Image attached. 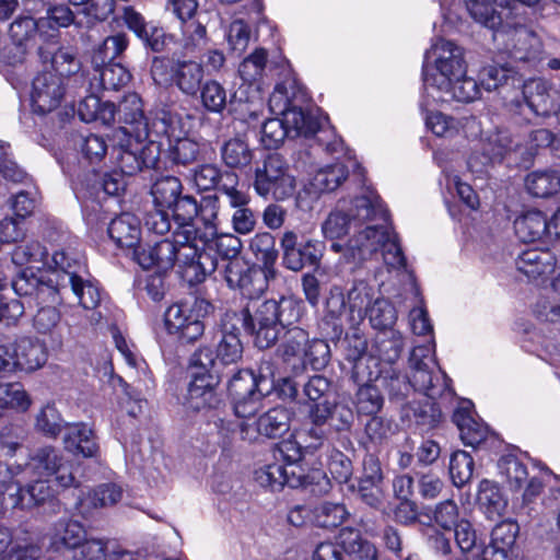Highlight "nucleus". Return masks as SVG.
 I'll return each instance as SVG.
<instances>
[{"label": "nucleus", "mask_w": 560, "mask_h": 560, "mask_svg": "<svg viewBox=\"0 0 560 560\" xmlns=\"http://www.w3.org/2000/svg\"><path fill=\"white\" fill-rule=\"evenodd\" d=\"M422 106L432 102H472L480 86L467 75L465 50L456 43L436 38L424 54Z\"/></svg>", "instance_id": "obj_1"}, {"label": "nucleus", "mask_w": 560, "mask_h": 560, "mask_svg": "<svg viewBox=\"0 0 560 560\" xmlns=\"http://www.w3.org/2000/svg\"><path fill=\"white\" fill-rule=\"evenodd\" d=\"M250 335L259 349L272 347L285 325L292 324L299 316V308L292 300H266L249 302L240 313L229 312Z\"/></svg>", "instance_id": "obj_2"}, {"label": "nucleus", "mask_w": 560, "mask_h": 560, "mask_svg": "<svg viewBox=\"0 0 560 560\" xmlns=\"http://www.w3.org/2000/svg\"><path fill=\"white\" fill-rule=\"evenodd\" d=\"M376 221H385V209L377 194L366 188L360 196L340 200L322 224V231L329 240L349 235L348 242Z\"/></svg>", "instance_id": "obj_3"}, {"label": "nucleus", "mask_w": 560, "mask_h": 560, "mask_svg": "<svg viewBox=\"0 0 560 560\" xmlns=\"http://www.w3.org/2000/svg\"><path fill=\"white\" fill-rule=\"evenodd\" d=\"M385 221H376L375 224H366L363 232L346 243L335 242L331 249L342 253L347 261L361 264L370 259L380 248L383 249L385 264L390 268H401L406 265V258L398 244L396 235L389 232Z\"/></svg>", "instance_id": "obj_4"}, {"label": "nucleus", "mask_w": 560, "mask_h": 560, "mask_svg": "<svg viewBox=\"0 0 560 560\" xmlns=\"http://www.w3.org/2000/svg\"><path fill=\"white\" fill-rule=\"evenodd\" d=\"M175 245V264L182 277L190 284L202 282L218 268V259L205 252L210 242L201 240L199 230L194 224H182L173 232Z\"/></svg>", "instance_id": "obj_5"}, {"label": "nucleus", "mask_w": 560, "mask_h": 560, "mask_svg": "<svg viewBox=\"0 0 560 560\" xmlns=\"http://www.w3.org/2000/svg\"><path fill=\"white\" fill-rule=\"evenodd\" d=\"M272 364L261 362L258 374L241 370L229 382V392L234 399V411L238 418L254 416L261 407L262 398L275 388Z\"/></svg>", "instance_id": "obj_6"}, {"label": "nucleus", "mask_w": 560, "mask_h": 560, "mask_svg": "<svg viewBox=\"0 0 560 560\" xmlns=\"http://www.w3.org/2000/svg\"><path fill=\"white\" fill-rule=\"evenodd\" d=\"M410 384L415 390L436 399L450 393L448 380L434 357V342L417 346L409 358Z\"/></svg>", "instance_id": "obj_7"}, {"label": "nucleus", "mask_w": 560, "mask_h": 560, "mask_svg": "<svg viewBox=\"0 0 560 560\" xmlns=\"http://www.w3.org/2000/svg\"><path fill=\"white\" fill-rule=\"evenodd\" d=\"M5 471L12 477L35 475L50 478L54 479L55 486L61 489L69 488L75 482L72 466L52 447L37 450L25 467L9 465Z\"/></svg>", "instance_id": "obj_8"}, {"label": "nucleus", "mask_w": 560, "mask_h": 560, "mask_svg": "<svg viewBox=\"0 0 560 560\" xmlns=\"http://www.w3.org/2000/svg\"><path fill=\"white\" fill-rule=\"evenodd\" d=\"M152 136L160 141L166 138L172 159L177 164H189L198 158L199 144L186 137H182L183 128L177 114L166 108H159L152 120Z\"/></svg>", "instance_id": "obj_9"}, {"label": "nucleus", "mask_w": 560, "mask_h": 560, "mask_svg": "<svg viewBox=\"0 0 560 560\" xmlns=\"http://www.w3.org/2000/svg\"><path fill=\"white\" fill-rule=\"evenodd\" d=\"M253 186L260 197L271 196L276 200H285L294 194L296 185L285 160L277 153H271L262 165L256 168Z\"/></svg>", "instance_id": "obj_10"}, {"label": "nucleus", "mask_w": 560, "mask_h": 560, "mask_svg": "<svg viewBox=\"0 0 560 560\" xmlns=\"http://www.w3.org/2000/svg\"><path fill=\"white\" fill-rule=\"evenodd\" d=\"M210 302L196 299L194 303H178L171 305L164 316L165 327L172 335L180 340L192 342L203 335V318L212 311Z\"/></svg>", "instance_id": "obj_11"}, {"label": "nucleus", "mask_w": 560, "mask_h": 560, "mask_svg": "<svg viewBox=\"0 0 560 560\" xmlns=\"http://www.w3.org/2000/svg\"><path fill=\"white\" fill-rule=\"evenodd\" d=\"M127 136L126 142L114 149L120 172L126 175H133L143 167H155L163 143L154 139V136L137 137L133 133Z\"/></svg>", "instance_id": "obj_12"}, {"label": "nucleus", "mask_w": 560, "mask_h": 560, "mask_svg": "<svg viewBox=\"0 0 560 560\" xmlns=\"http://www.w3.org/2000/svg\"><path fill=\"white\" fill-rule=\"evenodd\" d=\"M213 273L215 280L222 278L231 289L240 290L250 300L258 298L268 287L266 272L243 258L223 260L221 265L218 262Z\"/></svg>", "instance_id": "obj_13"}, {"label": "nucleus", "mask_w": 560, "mask_h": 560, "mask_svg": "<svg viewBox=\"0 0 560 560\" xmlns=\"http://www.w3.org/2000/svg\"><path fill=\"white\" fill-rule=\"evenodd\" d=\"M25 477L22 475L12 477L9 475L10 480L3 481L2 503L9 506V509H31L52 498L59 489L55 486L54 479L40 477L23 487L22 482L25 480Z\"/></svg>", "instance_id": "obj_14"}, {"label": "nucleus", "mask_w": 560, "mask_h": 560, "mask_svg": "<svg viewBox=\"0 0 560 560\" xmlns=\"http://www.w3.org/2000/svg\"><path fill=\"white\" fill-rule=\"evenodd\" d=\"M165 10L178 19L182 45L187 52L206 45L207 31L198 13L197 0H166Z\"/></svg>", "instance_id": "obj_15"}, {"label": "nucleus", "mask_w": 560, "mask_h": 560, "mask_svg": "<svg viewBox=\"0 0 560 560\" xmlns=\"http://www.w3.org/2000/svg\"><path fill=\"white\" fill-rule=\"evenodd\" d=\"M238 176L228 174L223 177L220 186V194L225 197L226 202L233 212L231 224L235 233L241 235L250 234L257 225V215L249 208L250 196L238 188Z\"/></svg>", "instance_id": "obj_16"}, {"label": "nucleus", "mask_w": 560, "mask_h": 560, "mask_svg": "<svg viewBox=\"0 0 560 560\" xmlns=\"http://www.w3.org/2000/svg\"><path fill=\"white\" fill-rule=\"evenodd\" d=\"M271 112L281 114L289 137H310L319 129L318 120L298 107H288V97L282 85H277L269 98Z\"/></svg>", "instance_id": "obj_17"}, {"label": "nucleus", "mask_w": 560, "mask_h": 560, "mask_svg": "<svg viewBox=\"0 0 560 560\" xmlns=\"http://www.w3.org/2000/svg\"><path fill=\"white\" fill-rule=\"evenodd\" d=\"M522 94L526 106L536 116L548 117L560 109V92L544 79L525 81Z\"/></svg>", "instance_id": "obj_18"}, {"label": "nucleus", "mask_w": 560, "mask_h": 560, "mask_svg": "<svg viewBox=\"0 0 560 560\" xmlns=\"http://www.w3.org/2000/svg\"><path fill=\"white\" fill-rule=\"evenodd\" d=\"M65 82L51 71L38 73L32 84L31 101L34 112L50 113L56 109L65 96Z\"/></svg>", "instance_id": "obj_19"}, {"label": "nucleus", "mask_w": 560, "mask_h": 560, "mask_svg": "<svg viewBox=\"0 0 560 560\" xmlns=\"http://www.w3.org/2000/svg\"><path fill=\"white\" fill-rule=\"evenodd\" d=\"M158 110L144 116L139 95L136 93L126 95L117 107L118 121L129 126V128H121V131L125 135L133 133L137 137L152 136V120Z\"/></svg>", "instance_id": "obj_20"}, {"label": "nucleus", "mask_w": 560, "mask_h": 560, "mask_svg": "<svg viewBox=\"0 0 560 560\" xmlns=\"http://www.w3.org/2000/svg\"><path fill=\"white\" fill-rule=\"evenodd\" d=\"M290 422V411L282 407H276L258 418L256 428L252 425L241 427V439L253 442L259 435L270 439L280 438L289 431Z\"/></svg>", "instance_id": "obj_21"}, {"label": "nucleus", "mask_w": 560, "mask_h": 560, "mask_svg": "<svg viewBox=\"0 0 560 560\" xmlns=\"http://www.w3.org/2000/svg\"><path fill=\"white\" fill-rule=\"evenodd\" d=\"M504 49L515 61H530L539 57L542 43L533 31L520 26L506 33Z\"/></svg>", "instance_id": "obj_22"}, {"label": "nucleus", "mask_w": 560, "mask_h": 560, "mask_svg": "<svg viewBox=\"0 0 560 560\" xmlns=\"http://www.w3.org/2000/svg\"><path fill=\"white\" fill-rule=\"evenodd\" d=\"M218 383V375L192 377L186 397V408L191 411L218 408L221 404V399L215 390Z\"/></svg>", "instance_id": "obj_23"}, {"label": "nucleus", "mask_w": 560, "mask_h": 560, "mask_svg": "<svg viewBox=\"0 0 560 560\" xmlns=\"http://www.w3.org/2000/svg\"><path fill=\"white\" fill-rule=\"evenodd\" d=\"M556 267V257L548 249L528 248L516 259V268L530 280L549 276Z\"/></svg>", "instance_id": "obj_24"}, {"label": "nucleus", "mask_w": 560, "mask_h": 560, "mask_svg": "<svg viewBox=\"0 0 560 560\" xmlns=\"http://www.w3.org/2000/svg\"><path fill=\"white\" fill-rule=\"evenodd\" d=\"M472 404L464 400L454 411L453 421L459 430L460 439L465 445L476 447L482 443L488 435V428L485 423L477 421L472 416Z\"/></svg>", "instance_id": "obj_25"}, {"label": "nucleus", "mask_w": 560, "mask_h": 560, "mask_svg": "<svg viewBox=\"0 0 560 560\" xmlns=\"http://www.w3.org/2000/svg\"><path fill=\"white\" fill-rule=\"evenodd\" d=\"M114 244L120 248L131 250L141 240V225L139 219L129 212L114 218L107 229Z\"/></svg>", "instance_id": "obj_26"}, {"label": "nucleus", "mask_w": 560, "mask_h": 560, "mask_svg": "<svg viewBox=\"0 0 560 560\" xmlns=\"http://www.w3.org/2000/svg\"><path fill=\"white\" fill-rule=\"evenodd\" d=\"M243 355L240 324L226 312L222 319L221 338L217 347V359L222 364L236 363Z\"/></svg>", "instance_id": "obj_27"}, {"label": "nucleus", "mask_w": 560, "mask_h": 560, "mask_svg": "<svg viewBox=\"0 0 560 560\" xmlns=\"http://www.w3.org/2000/svg\"><path fill=\"white\" fill-rule=\"evenodd\" d=\"M465 4L477 23L495 30L501 26L504 11L512 7V1L501 4V0H465Z\"/></svg>", "instance_id": "obj_28"}, {"label": "nucleus", "mask_w": 560, "mask_h": 560, "mask_svg": "<svg viewBox=\"0 0 560 560\" xmlns=\"http://www.w3.org/2000/svg\"><path fill=\"white\" fill-rule=\"evenodd\" d=\"M63 444L69 452L82 454L84 457H94L98 452L93 430L83 423L66 428Z\"/></svg>", "instance_id": "obj_29"}, {"label": "nucleus", "mask_w": 560, "mask_h": 560, "mask_svg": "<svg viewBox=\"0 0 560 560\" xmlns=\"http://www.w3.org/2000/svg\"><path fill=\"white\" fill-rule=\"evenodd\" d=\"M52 272L55 282L60 288H67V282L73 281L79 272L84 268V264L78 254L72 250H56L51 256ZM54 282V279H49Z\"/></svg>", "instance_id": "obj_30"}, {"label": "nucleus", "mask_w": 560, "mask_h": 560, "mask_svg": "<svg viewBox=\"0 0 560 560\" xmlns=\"http://www.w3.org/2000/svg\"><path fill=\"white\" fill-rule=\"evenodd\" d=\"M16 369L35 371L42 368L47 361V353L44 346L32 338H21L12 345Z\"/></svg>", "instance_id": "obj_31"}, {"label": "nucleus", "mask_w": 560, "mask_h": 560, "mask_svg": "<svg viewBox=\"0 0 560 560\" xmlns=\"http://www.w3.org/2000/svg\"><path fill=\"white\" fill-rule=\"evenodd\" d=\"M339 544L349 556V560H377L376 547L364 539L358 529L342 528L339 533Z\"/></svg>", "instance_id": "obj_32"}, {"label": "nucleus", "mask_w": 560, "mask_h": 560, "mask_svg": "<svg viewBox=\"0 0 560 560\" xmlns=\"http://www.w3.org/2000/svg\"><path fill=\"white\" fill-rule=\"evenodd\" d=\"M203 67L194 60L177 61L173 67V81L187 95H196L201 88Z\"/></svg>", "instance_id": "obj_33"}, {"label": "nucleus", "mask_w": 560, "mask_h": 560, "mask_svg": "<svg viewBox=\"0 0 560 560\" xmlns=\"http://www.w3.org/2000/svg\"><path fill=\"white\" fill-rule=\"evenodd\" d=\"M514 230L517 237L524 243H532L547 236L548 224L542 212L529 210L516 218Z\"/></svg>", "instance_id": "obj_34"}, {"label": "nucleus", "mask_w": 560, "mask_h": 560, "mask_svg": "<svg viewBox=\"0 0 560 560\" xmlns=\"http://www.w3.org/2000/svg\"><path fill=\"white\" fill-rule=\"evenodd\" d=\"M46 27V20H34L31 16H21L10 25V36L13 40V49L19 58L13 62H23L27 51V42L36 31Z\"/></svg>", "instance_id": "obj_35"}, {"label": "nucleus", "mask_w": 560, "mask_h": 560, "mask_svg": "<svg viewBox=\"0 0 560 560\" xmlns=\"http://www.w3.org/2000/svg\"><path fill=\"white\" fill-rule=\"evenodd\" d=\"M122 498V489L116 483H104L95 488L78 503L82 515H88L93 509L107 508L116 504Z\"/></svg>", "instance_id": "obj_36"}, {"label": "nucleus", "mask_w": 560, "mask_h": 560, "mask_svg": "<svg viewBox=\"0 0 560 560\" xmlns=\"http://www.w3.org/2000/svg\"><path fill=\"white\" fill-rule=\"evenodd\" d=\"M308 343V334L300 327H293L287 330L278 352L287 363H292L293 369H299L302 364L306 345Z\"/></svg>", "instance_id": "obj_37"}, {"label": "nucleus", "mask_w": 560, "mask_h": 560, "mask_svg": "<svg viewBox=\"0 0 560 560\" xmlns=\"http://www.w3.org/2000/svg\"><path fill=\"white\" fill-rule=\"evenodd\" d=\"M219 211H220V200L219 196H206L201 198L200 203H198V212L197 218L198 222L202 225L201 228L197 226L199 230V234L203 242H210L213 237L217 236V230L219 228Z\"/></svg>", "instance_id": "obj_38"}, {"label": "nucleus", "mask_w": 560, "mask_h": 560, "mask_svg": "<svg viewBox=\"0 0 560 560\" xmlns=\"http://www.w3.org/2000/svg\"><path fill=\"white\" fill-rule=\"evenodd\" d=\"M477 502L479 508L490 520L502 516L508 506V501L501 493L500 488L489 480H482L480 482Z\"/></svg>", "instance_id": "obj_39"}, {"label": "nucleus", "mask_w": 560, "mask_h": 560, "mask_svg": "<svg viewBox=\"0 0 560 560\" xmlns=\"http://www.w3.org/2000/svg\"><path fill=\"white\" fill-rule=\"evenodd\" d=\"M39 56L44 63L49 62L50 71L63 81L65 78L78 73L81 69V63L77 56L67 48L58 49L55 52L39 48Z\"/></svg>", "instance_id": "obj_40"}, {"label": "nucleus", "mask_w": 560, "mask_h": 560, "mask_svg": "<svg viewBox=\"0 0 560 560\" xmlns=\"http://www.w3.org/2000/svg\"><path fill=\"white\" fill-rule=\"evenodd\" d=\"M526 189L538 198H548L560 191V172L553 170L534 171L526 176Z\"/></svg>", "instance_id": "obj_41"}, {"label": "nucleus", "mask_w": 560, "mask_h": 560, "mask_svg": "<svg viewBox=\"0 0 560 560\" xmlns=\"http://www.w3.org/2000/svg\"><path fill=\"white\" fill-rule=\"evenodd\" d=\"M12 288L20 296H35L36 300L42 302L49 298L51 302L57 301V291L52 287L42 282L33 273L27 276V273L23 271L12 281Z\"/></svg>", "instance_id": "obj_42"}, {"label": "nucleus", "mask_w": 560, "mask_h": 560, "mask_svg": "<svg viewBox=\"0 0 560 560\" xmlns=\"http://www.w3.org/2000/svg\"><path fill=\"white\" fill-rule=\"evenodd\" d=\"M85 529L81 523L73 520H59L52 532V544L69 549L77 548L85 541Z\"/></svg>", "instance_id": "obj_43"}, {"label": "nucleus", "mask_w": 560, "mask_h": 560, "mask_svg": "<svg viewBox=\"0 0 560 560\" xmlns=\"http://www.w3.org/2000/svg\"><path fill=\"white\" fill-rule=\"evenodd\" d=\"M348 168L340 162L319 168L311 179L312 188L317 192L337 189L348 177Z\"/></svg>", "instance_id": "obj_44"}, {"label": "nucleus", "mask_w": 560, "mask_h": 560, "mask_svg": "<svg viewBox=\"0 0 560 560\" xmlns=\"http://www.w3.org/2000/svg\"><path fill=\"white\" fill-rule=\"evenodd\" d=\"M182 183L177 177L164 176L153 184L151 195L154 207L171 209L182 194Z\"/></svg>", "instance_id": "obj_45"}, {"label": "nucleus", "mask_w": 560, "mask_h": 560, "mask_svg": "<svg viewBox=\"0 0 560 560\" xmlns=\"http://www.w3.org/2000/svg\"><path fill=\"white\" fill-rule=\"evenodd\" d=\"M349 512L341 503L323 502L312 510V522L324 528H334L341 525Z\"/></svg>", "instance_id": "obj_46"}, {"label": "nucleus", "mask_w": 560, "mask_h": 560, "mask_svg": "<svg viewBox=\"0 0 560 560\" xmlns=\"http://www.w3.org/2000/svg\"><path fill=\"white\" fill-rule=\"evenodd\" d=\"M40 20H46V26L50 28L68 27L71 24L79 27H90L93 24L91 19L84 18L81 11L74 13L63 4L48 9L46 16L40 18Z\"/></svg>", "instance_id": "obj_47"}, {"label": "nucleus", "mask_w": 560, "mask_h": 560, "mask_svg": "<svg viewBox=\"0 0 560 560\" xmlns=\"http://www.w3.org/2000/svg\"><path fill=\"white\" fill-rule=\"evenodd\" d=\"M128 47V38L125 34H116L106 37L94 50L92 62L95 68L114 63L113 60L120 56Z\"/></svg>", "instance_id": "obj_48"}, {"label": "nucleus", "mask_w": 560, "mask_h": 560, "mask_svg": "<svg viewBox=\"0 0 560 560\" xmlns=\"http://www.w3.org/2000/svg\"><path fill=\"white\" fill-rule=\"evenodd\" d=\"M222 160L231 168H243L253 161V151L242 139L234 138L224 143L221 149Z\"/></svg>", "instance_id": "obj_49"}, {"label": "nucleus", "mask_w": 560, "mask_h": 560, "mask_svg": "<svg viewBox=\"0 0 560 560\" xmlns=\"http://www.w3.org/2000/svg\"><path fill=\"white\" fill-rule=\"evenodd\" d=\"M47 252L36 241L16 246L12 253V261L16 266H30L31 269H40L39 265L47 262Z\"/></svg>", "instance_id": "obj_50"}, {"label": "nucleus", "mask_w": 560, "mask_h": 560, "mask_svg": "<svg viewBox=\"0 0 560 560\" xmlns=\"http://www.w3.org/2000/svg\"><path fill=\"white\" fill-rule=\"evenodd\" d=\"M231 172L221 173L220 168L213 164H202L191 171L190 183L199 191H206L213 188H218L223 182V177Z\"/></svg>", "instance_id": "obj_51"}, {"label": "nucleus", "mask_w": 560, "mask_h": 560, "mask_svg": "<svg viewBox=\"0 0 560 560\" xmlns=\"http://www.w3.org/2000/svg\"><path fill=\"white\" fill-rule=\"evenodd\" d=\"M249 249L266 269H269L278 257L275 237L268 232L257 233L252 237Z\"/></svg>", "instance_id": "obj_52"}, {"label": "nucleus", "mask_w": 560, "mask_h": 560, "mask_svg": "<svg viewBox=\"0 0 560 560\" xmlns=\"http://www.w3.org/2000/svg\"><path fill=\"white\" fill-rule=\"evenodd\" d=\"M59 322V311L54 306H46L37 311L36 315L33 318V326L38 334H50L52 336V343L56 347H61L62 337L60 334L55 332V329L57 328Z\"/></svg>", "instance_id": "obj_53"}, {"label": "nucleus", "mask_w": 560, "mask_h": 560, "mask_svg": "<svg viewBox=\"0 0 560 560\" xmlns=\"http://www.w3.org/2000/svg\"><path fill=\"white\" fill-rule=\"evenodd\" d=\"M374 291L365 281L355 282L348 291L347 301L342 300V306L349 307L351 313H357L359 317L368 313Z\"/></svg>", "instance_id": "obj_54"}, {"label": "nucleus", "mask_w": 560, "mask_h": 560, "mask_svg": "<svg viewBox=\"0 0 560 560\" xmlns=\"http://www.w3.org/2000/svg\"><path fill=\"white\" fill-rule=\"evenodd\" d=\"M371 325L378 330H386L394 326L397 319V312L394 305L385 300L377 298L369 307L368 313Z\"/></svg>", "instance_id": "obj_55"}, {"label": "nucleus", "mask_w": 560, "mask_h": 560, "mask_svg": "<svg viewBox=\"0 0 560 560\" xmlns=\"http://www.w3.org/2000/svg\"><path fill=\"white\" fill-rule=\"evenodd\" d=\"M498 468L511 489L518 490L528 477L526 466L514 455L502 456L498 462Z\"/></svg>", "instance_id": "obj_56"}, {"label": "nucleus", "mask_w": 560, "mask_h": 560, "mask_svg": "<svg viewBox=\"0 0 560 560\" xmlns=\"http://www.w3.org/2000/svg\"><path fill=\"white\" fill-rule=\"evenodd\" d=\"M378 353L382 360L393 363L404 349V336L392 328L383 330L377 337Z\"/></svg>", "instance_id": "obj_57"}, {"label": "nucleus", "mask_w": 560, "mask_h": 560, "mask_svg": "<svg viewBox=\"0 0 560 560\" xmlns=\"http://www.w3.org/2000/svg\"><path fill=\"white\" fill-rule=\"evenodd\" d=\"M330 361V348L329 345L322 339L308 340L306 345L302 364H299V369L304 368L306 364L315 371L323 370L327 366Z\"/></svg>", "instance_id": "obj_58"}, {"label": "nucleus", "mask_w": 560, "mask_h": 560, "mask_svg": "<svg viewBox=\"0 0 560 560\" xmlns=\"http://www.w3.org/2000/svg\"><path fill=\"white\" fill-rule=\"evenodd\" d=\"M200 97L203 107L211 113H222L226 106V90L215 80H209L200 88Z\"/></svg>", "instance_id": "obj_59"}, {"label": "nucleus", "mask_w": 560, "mask_h": 560, "mask_svg": "<svg viewBox=\"0 0 560 560\" xmlns=\"http://www.w3.org/2000/svg\"><path fill=\"white\" fill-rule=\"evenodd\" d=\"M95 70L104 90H118L127 85L131 79L130 72L120 63H108Z\"/></svg>", "instance_id": "obj_60"}, {"label": "nucleus", "mask_w": 560, "mask_h": 560, "mask_svg": "<svg viewBox=\"0 0 560 560\" xmlns=\"http://www.w3.org/2000/svg\"><path fill=\"white\" fill-rule=\"evenodd\" d=\"M267 62V52L264 49H256L245 58L240 67L238 74L246 83H254L261 79Z\"/></svg>", "instance_id": "obj_61"}, {"label": "nucleus", "mask_w": 560, "mask_h": 560, "mask_svg": "<svg viewBox=\"0 0 560 560\" xmlns=\"http://www.w3.org/2000/svg\"><path fill=\"white\" fill-rule=\"evenodd\" d=\"M474 470V459L465 451H456L450 460V475L455 486L460 487L470 480Z\"/></svg>", "instance_id": "obj_62"}, {"label": "nucleus", "mask_w": 560, "mask_h": 560, "mask_svg": "<svg viewBox=\"0 0 560 560\" xmlns=\"http://www.w3.org/2000/svg\"><path fill=\"white\" fill-rule=\"evenodd\" d=\"M30 398L20 383L0 384V411L5 408L26 410Z\"/></svg>", "instance_id": "obj_63"}, {"label": "nucleus", "mask_w": 560, "mask_h": 560, "mask_svg": "<svg viewBox=\"0 0 560 560\" xmlns=\"http://www.w3.org/2000/svg\"><path fill=\"white\" fill-rule=\"evenodd\" d=\"M75 294L79 303L85 310L95 308L101 302V293L98 288L90 281H84L80 275L71 282H67V288Z\"/></svg>", "instance_id": "obj_64"}]
</instances>
